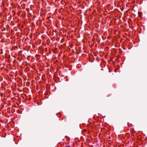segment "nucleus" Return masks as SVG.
I'll use <instances>...</instances> for the list:
<instances>
[{"label":"nucleus","instance_id":"obj_1","mask_svg":"<svg viewBox=\"0 0 147 147\" xmlns=\"http://www.w3.org/2000/svg\"><path fill=\"white\" fill-rule=\"evenodd\" d=\"M19 86L20 84L21 83V81L22 80L21 78H19Z\"/></svg>","mask_w":147,"mask_h":147},{"label":"nucleus","instance_id":"obj_2","mask_svg":"<svg viewBox=\"0 0 147 147\" xmlns=\"http://www.w3.org/2000/svg\"><path fill=\"white\" fill-rule=\"evenodd\" d=\"M65 147H70L69 146H66Z\"/></svg>","mask_w":147,"mask_h":147},{"label":"nucleus","instance_id":"obj_3","mask_svg":"<svg viewBox=\"0 0 147 147\" xmlns=\"http://www.w3.org/2000/svg\"><path fill=\"white\" fill-rule=\"evenodd\" d=\"M17 47H18L17 46H16V48Z\"/></svg>","mask_w":147,"mask_h":147}]
</instances>
